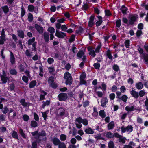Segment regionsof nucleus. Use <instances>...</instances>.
I'll return each instance as SVG.
<instances>
[{"label":"nucleus","instance_id":"obj_5","mask_svg":"<svg viewBox=\"0 0 148 148\" xmlns=\"http://www.w3.org/2000/svg\"><path fill=\"white\" fill-rule=\"evenodd\" d=\"M137 16L136 15H130L129 17V23L130 25H132L136 20L137 18Z\"/></svg>","mask_w":148,"mask_h":148},{"label":"nucleus","instance_id":"obj_7","mask_svg":"<svg viewBox=\"0 0 148 148\" xmlns=\"http://www.w3.org/2000/svg\"><path fill=\"white\" fill-rule=\"evenodd\" d=\"M108 102L107 98L106 97H103L101 100V106L103 107H106V104Z\"/></svg>","mask_w":148,"mask_h":148},{"label":"nucleus","instance_id":"obj_39","mask_svg":"<svg viewBox=\"0 0 148 148\" xmlns=\"http://www.w3.org/2000/svg\"><path fill=\"white\" fill-rule=\"evenodd\" d=\"M35 40V38L33 37L32 38L30 39L28 41V44L29 45H31L33 44Z\"/></svg>","mask_w":148,"mask_h":148},{"label":"nucleus","instance_id":"obj_26","mask_svg":"<svg viewBox=\"0 0 148 148\" xmlns=\"http://www.w3.org/2000/svg\"><path fill=\"white\" fill-rule=\"evenodd\" d=\"M106 53L108 58L110 60H112V57L111 55V52L109 50L107 51Z\"/></svg>","mask_w":148,"mask_h":148},{"label":"nucleus","instance_id":"obj_30","mask_svg":"<svg viewBox=\"0 0 148 148\" xmlns=\"http://www.w3.org/2000/svg\"><path fill=\"white\" fill-rule=\"evenodd\" d=\"M109 148H114V143L112 141H109L108 143Z\"/></svg>","mask_w":148,"mask_h":148},{"label":"nucleus","instance_id":"obj_35","mask_svg":"<svg viewBox=\"0 0 148 148\" xmlns=\"http://www.w3.org/2000/svg\"><path fill=\"white\" fill-rule=\"evenodd\" d=\"M38 126V123L34 121H32L31 122V126L32 127H35Z\"/></svg>","mask_w":148,"mask_h":148},{"label":"nucleus","instance_id":"obj_17","mask_svg":"<svg viewBox=\"0 0 148 148\" xmlns=\"http://www.w3.org/2000/svg\"><path fill=\"white\" fill-rule=\"evenodd\" d=\"M85 132L88 134H92L94 133V131L90 127H88L85 129Z\"/></svg>","mask_w":148,"mask_h":148},{"label":"nucleus","instance_id":"obj_53","mask_svg":"<svg viewBox=\"0 0 148 148\" xmlns=\"http://www.w3.org/2000/svg\"><path fill=\"white\" fill-rule=\"evenodd\" d=\"M8 111V109L7 107H4L2 111L4 114H6Z\"/></svg>","mask_w":148,"mask_h":148},{"label":"nucleus","instance_id":"obj_19","mask_svg":"<svg viewBox=\"0 0 148 148\" xmlns=\"http://www.w3.org/2000/svg\"><path fill=\"white\" fill-rule=\"evenodd\" d=\"M114 126V123L113 121H112L108 125V130L112 129Z\"/></svg>","mask_w":148,"mask_h":148},{"label":"nucleus","instance_id":"obj_60","mask_svg":"<svg viewBox=\"0 0 148 148\" xmlns=\"http://www.w3.org/2000/svg\"><path fill=\"white\" fill-rule=\"evenodd\" d=\"M93 65L96 69H99L100 67V64L98 62L95 63Z\"/></svg>","mask_w":148,"mask_h":148},{"label":"nucleus","instance_id":"obj_2","mask_svg":"<svg viewBox=\"0 0 148 148\" xmlns=\"http://www.w3.org/2000/svg\"><path fill=\"white\" fill-rule=\"evenodd\" d=\"M64 79L66 80V84L70 85L72 82V79L71 74L68 72H66L64 75Z\"/></svg>","mask_w":148,"mask_h":148},{"label":"nucleus","instance_id":"obj_56","mask_svg":"<svg viewBox=\"0 0 148 148\" xmlns=\"http://www.w3.org/2000/svg\"><path fill=\"white\" fill-rule=\"evenodd\" d=\"M137 122L138 123L141 124L143 123V120L142 118L138 116L137 118Z\"/></svg>","mask_w":148,"mask_h":148},{"label":"nucleus","instance_id":"obj_46","mask_svg":"<svg viewBox=\"0 0 148 148\" xmlns=\"http://www.w3.org/2000/svg\"><path fill=\"white\" fill-rule=\"evenodd\" d=\"M138 95L140 97H143L145 94V91L144 90H140L139 92Z\"/></svg>","mask_w":148,"mask_h":148},{"label":"nucleus","instance_id":"obj_42","mask_svg":"<svg viewBox=\"0 0 148 148\" xmlns=\"http://www.w3.org/2000/svg\"><path fill=\"white\" fill-rule=\"evenodd\" d=\"M47 62L49 64H52L54 62V60L51 58H49L47 59Z\"/></svg>","mask_w":148,"mask_h":148},{"label":"nucleus","instance_id":"obj_49","mask_svg":"<svg viewBox=\"0 0 148 148\" xmlns=\"http://www.w3.org/2000/svg\"><path fill=\"white\" fill-rule=\"evenodd\" d=\"M28 77H27L25 76L24 75L22 77L23 80L25 83H27L28 81Z\"/></svg>","mask_w":148,"mask_h":148},{"label":"nucleus","instance_id":"obj_47","mask_svg":"<svg viewBox=\"0 0 148 148\" xmlns=\"http://www.w3.org/2000/svg\"><path fill=\"white\" fill-rule=\"evenodd\" d=\"M10 73L12 75H16L17 74V72L15 69H11L10 71Z\"/></svg>","mask_w":148,"mask_h":148},{"label":"nucleus","instance_id":"obj_27","mask_svg":"<svg viewBox=\"0 0 148 148\" xmlns=\"http://www.w3.org/2000/svg\"><path fill=\"white\" fill-rule=\"evenodd\" d=\"M6 40L5 36H0V44L3 45L4 42Z\"/></svg>","mask_w":148,"mask_h":148},{"label":"nucleus","instance_id":"obj_14","mask_svg":"<svg viewBox=\"0 0 148 148\" xmlns=\"http://www.w3.org/2000/svg\"><path fill=\"white\" fill-rule=\"evenodd\" d=\"M135 145L133 142H130L129 144L128 145H124L123 148H133V147L135 146Z\"/></svg>","mask_w":148,"mask_h":148},{"label":"nucleus","instance_id":"obj_33","mask_svg":"<svg viewBox=\"0 0 148 148\" xmlns=\"http://www.w3.org/2000/svg\"><path fill=\"white\" fill-rule=\"evenodd\" d=\"M47 31L51 34H53L55 32V29L53 27H49Z\"/></svg>","mask_w":148,"mask_h":148},{"label":"nucleus","instance_id":"obj_41","mask_svg":"<svg viewBox=\"0 0 148 148\" xmlns=\"http://www.w3.org/2000/svg\"><path fill=\"white\" fill-rule=\"evenodd\" d=\"M119 140V141L120 142H121L122 143L124 144L125 142L126 138L125 137H123L122 136L120 138Z\"/></svg>","mask_w":148,"mask_h":148},{"label":"nucleus","instance_id":"obj_3","mask_svg":"<svg viewBox=\"0 0 148 148\" xmlns=\"http://www.w3.org/2000/svg\"><path fill=\"white\" fill-rule=\"evenodd\" d=\"M121 130L122 133L127 132L129 133L132 131L133 127L131 125H128L126 127L123 126L121 127Z\"/></svg>","mask_w":148,"mask_h":148},{"label":"nucleus","instance_id":"obj_36","mask_svg":"<svg viewBox=\"0 0 148 148\" xmlns=\"http://www.w3.org/2000/svg\"><path fill=\"white\" fill-rule=\"evenodd\" d=\"M99 116L102 118H104L106 116V114L104 110H102L99 112Z\"/></svg>","mask_w":148,"mask_h":148},{"label":"nucleus","instance_id":"obj_8","mask_svg":"<svg viewBox=\"0 0 148 148\" xmlns=\"http://www.w3.org/2000/svg\"><path fill=\"white\" fill-rule=\"evenodd\" d=\"M35 27L38 32L40 34H42L43 32L44 29L42 27L40 26L37 24L35 25Z\"/></svg>","mask_w":148,"mask_h":148},{"label":"nucleus","instance_id":"obj_20","mask_svg":"<svg viewBox=\"0 0 148 148\" xmlns=\"http://www.w3.org/2000/svg\"><path fill=\"white\" fill-rule=\"evenodd\" d=\"M31 134L35 138L38 139L40 137L39 133H38L37 131L32 132Z\"/></svg>","mask_w":148,"mask_h":148},{"label":"nucleus","instance_id":"obj_29","mask_svg":"<svg viewBox=\"0 0 148 148\" xmlns=\"http://www.w3.org/2000/svg\"><path fill=\"white\" fill-rule=\"evenodd\" d=\"M36 81H32L29 84V87L30 88H33L36 85Z\"/></svg>","mask_w":148,"mask_h":148},{"label":"nucleus","instance_id":"obj_6","mask_svg":"<svg viewBox=\"0 0 148 148\" xmlns=\"http://www.w3.org/2000/svg\"><path fill=\"white\" fill-rule=\"evenodd\" d=\"M59 100L60 101L65 100L67 98L68 96L67 94L61 93L58 95Z\"/></svg>","mask_w":148,"mask_h":148},{"label":"nucleus","instance_id":"obj_28","mask_svg":"<svg viewBox=\"0 0 148 148\" xmlns=\"http://www.w3.org/2000/svg\"><path fill=\"white\" fill-rule=\"evenodd\" d=\"M120 10L121 11L123 14H126V12L127 10V8L124 5H123L120 9Z\"/></svg>","mask_w":148,"mask_h":148},{"label":"nucleus","instance_id":"obj_48","mask_svg":"<svg viewBox=\"0 0 148 148\" xmlns=\"http://www.w3.org/2000/svg\"><path fill=\"white\" fill-rule=\"evenodd\" d=\"M121 21L120 19L117 20L116 21V26L119 28L120 27L121 25Z\"/></svg>","mask_w":148,"mask_h":148},{"label":"nucleus","instance_id":"obj_4","mask_svg":"<svg viewBox=\"0 0 148 148\" xmlns=\"http://www.w3.org/2000/svg\"><path fill=\"white\" fill-rule=\"evenodd\" d=\"M55 36L58 37L63 38L64 36H66V34L65 33L59 31V30L56 29Z\"/></svg>","mask_w":148,"mask_h":148},{"label":"nucleus","instance_id":"obj_44","mask_svg":"<svg viewBox=\"0 0 148 148\" xmlns=\"http://www.w3.org/2000/svg\"><path fill=\"white\" fill-rule=\"evenodd\" d=\"M9 87L10 90H14L15 88V85L14 84L12 83L10 84Z\"/></svg>","mask_w":148,"mask_h":148},{"label":"nucleus","instance_id":"obj_64","mask_svg":"<svg viewBox=\"0 0 148 148\" xmlns=\"http://www.w3.org/2000/svg\"><path fill=\"white\" fill-rule=\"evenodd\" d=\"M117 89V86L115 85H113L112 86L111 89L112 92H115L116 91Z\"/></svg>","mask_w":148,"mask_h":148},{"label":"nucleus","instance_id":"obj_9","mask_svg":"<svg viewBox=\"0 0 148 148\" xmlns=\"http://www.w3.org/2000/svg\"><path fill=\"white\" fill-rule=\"evenodd\" d=\"M51 141L53 144L56 146L59 145L62 142L60 141L59 139L56 137L53 138L52 139Z\"/></svg>","mask_w":148,"mask_h":148},{"label":"nucleus","instance_id":"obj_34","mask_svg":"<svg viewBox=\"0 0 148 148\" xmlns=\"http://www.w3.org/2000/svg\"><path fill=\"white\" fill-rule=\"evenodd\" d=\"M66 135L62 134L60 136V139L62 141H64L66 139Z\"/></svg>","mask_w":148,"mask_h":148},{"label":"nucleus","instance_id":"obj_38","mask_svg":"<svg viewBox=\"0 0 148 148\" xmlns=\"http://www.w3.org/2000/svg\"><path fill=\"white\" fill-rule=\"evenodd\" d=\"M4 13H7L9 11V8L7 6H5L1 7Z\"/></svg>","mask_w":148,"mask_h":148},{"label":"nucleus","instance_id":"obj_55","mask_svg":"<svg viewBox=\"0 0 148 148\" xmlns=\"http://www.w3.org/2000/svg\"><path fill=\"white\" fill-rule=\"evenodd\" d=\"M33 16L32 14L29 13L28 16V20L30 22H32L33 20Z\"/></svg>","mask_w":148,"mask_h":148},{"label":"nucleus","instance_id":"obj_22","mask_svg":"<svg viewBox=\"0 0 148 148\" xmlns=\"http://www.w3.org/2000/svg\"><path fill=\"white\" fill-rule=\"evenodd\" d=\"M47 94V93L44 91H41L40 96V100H43L45 99V96Z\"/></svg>","mask_w":148,"mask_h":148},{"label":"nucleus","instance_id":"obj_15","mask_svg":"<svg viewBox=\"0 0 148 148\" xmlns=\"http://www.w3.org/2000/svg\"><path fill=\"white\" fill-rule=\"evenodd\" d=\"M18 35V36L21 38H24V33L22 30H18L17 31Z\"/></svg>","mask_w":148,"mask_h":148},{"label":"nucleus","instance_id":"obj_23","mask_svg":"<svg viewBox=\"0 0 148 148\" xmlns=\"http://www.w3.org/2000/svg\"><path fill=\"white\" fill-rule=\"evenodd\" d=\"M134 107L131 106H127L125 107V110L127 111H131L134 110Z\"/></svg>","mask_w":148,"mask_h":148},{"label":"nucleus","instance_id":"obj_25","mask_svg":"<svg viewBox=\"0 0 148 148\" xmlns=\"http://www.w3.org/2000/svg\"><path fill=\"white\" fill-rule=\"evenodd\" d=\"M1 80L3 83H5L8 79V78L6 76H1Z\"/></svg>","mask_w":148,"mask_h":148},{"label":"nucleus","instance_id":"obj_10","mask_svg":"<svg viewBox=\"0 0 148 148\" xmlns=\"http://www.w3.org/2000/svg\"><path fill=\"white\" fill-rule=\"evenodd\" d=\"M94 16L92 15L90 18L88 22V26L90 27H92L94 24Z\"/></svg>","mask_w":148,"mask_h":148},{"label":"nucleus","instance_id":"obj_1","mask_svg":"<svg viewBox=\"0 0 148 148\" xmlns=\"http://www.w3.org/2000/svg\"><path fill=\"white\" fill-rule=\"evenodd\" d=\"M82 123L84 125L86 126L88 124V121L85 119H83L80 117L75 119V124L77 128L80 129L82 127Z\"/></svg>","mask_w":148,"mask_h":148},{"label":"nucleus","instance_id":"obj_18","mask_svg":"<svg viewBox=\"0 0 148 148\" xmlns=\"http://www.w3.org/2000/svg\"><path fill=\"white\" fill-rule=\"evenodd\" d=\"M135 86L136 88L138 90H141L143 88V84L140 82L136 83Z\"/></svg>","mask_w":148,"mask_h":148},{"label":"nucleus","instance_id":"obj_32","mask_svg":"<svg viewBox=\"0 0 148 148\" xmlns=\"http://www.w3.org/2000/svg\"><path fill=\"white\" fill-rule=\"evenodd\" d=\"M55 78L53 76H51L49 77L48 81L49 84H50L54 82Z\"/></svg>","mask_w":148,"mask_h":148},{"label":"nucleus","instance_id":"obj_31","mask_svg":"<svg viewBox=\"0 0 148 148\" xmlns=\"http://www.w3.org/2000/svg\"><path fill=\"white\" fill-rule=\"evenodd\" d=\"M84 52L83 51H80L77 53V55L78 57L81 58L82 56H84Z\"/></svg>","mask_w":148,"mask_h":148},{"label":"nucleus","instance_id":"obj_59","mask_svg":"<svg viewBox=\"0 0 148 148\" xmlns=\"http://www.w3.org/2000/svg\"><path fill=\"white\" fill-rule=\"evenodd\" d=\"M75 38V36L74 35H71L70 38L69 40V42H72L74 40Z\"/></svg>","mask_w":148,"mask_h":148},{"label":"nucleus","instance_id":"obj_51","mask_svg":"<svg viewBox=\"0 0 148 148\" xmlns=\"http://www.w3.org/2000/svg\"><path fill=\"white\" fill-rule=\"evenodd\" d=\"M89 8V6L88 4L86 3H84V5L82 6V8L83 10H86Z\"/></svg>","mask_w":148,"mask_h":148},{"label":"nucleus","instance_id":"obj_50","mask_svg":"<svg viewBox=\"0 0 148 148\" xmlns=\"http://www.w3.org/2000/svg\"><path fill=\"white\" fill-rule=\"evenodd\" d=\"M95 138L97 140L101 139H102L101 135L100 134H97L94 135Z\"/></svg>","mask_w":148,"mask_h":148},{"label":"nucleus","instance_id":"obj_37","mask_svg":"<svg viewBox=\"0 0 148 148\" xmlns=\"http://www.w3.org/2000/svg\"><path fill=\"white\" fill-rule=\"evenodd\" d=\"M106 136L108 138H110L114 137V135L111 132H109L106 133Z\"/></svg>","mask_w":148,"mask_h":148},{"label":"nucleus","instance_id":"obj_21","mask_svg":"<svg viewBox=\"0 0 148 148\" xmlns=\"http://www.w3.org/2000/svg\"><path fill=\"white\" fill-rule=\"evenodd\" d=\"M12 136L14 138L18 139V136L16 132L13 131L11 132Z\"/></svg>","mask_w":148,"mask_h":148},{"label":"nucleus","instance_id":"obj_40","mask_svg":"<svg viewBox=\"0 0 148 148\" xmlns=\"http://www.w3.org/2000/svg\"><path fill=\"white\" fill-rule=\"evenodd\" d=\"M19 133L21 135V136L23 138H26V136L25 134L24 133L22 129L21 128H20L19 129Z\"/></svg>","mask_w":148,"mask_h":148},{"label":"nucleus","instance_id":"obj_58","mask_svg":"<svg viewBox=\"0 0 148 148\" xmlns=\"http://www.w3.org/2000/svg\"><path fill=\"white\" fill-rule=\"evenodd\" d=\"M102 89L103 90L106 91V85L103 82L101 84Z\"/></svg>","mask_w":148,"mask_h":148},{"label":"nucleus","instance_id":"obj_54","mask_svg":"<svg viewBox=\"0 0 148 148\" xmlns=\"http://www.w3.org/2000/svg\"><path fill=\"white\" fill-rule=\"evenodd\" d=\"M130 41L129 40H127L125 42V45L127 48H129L130 46Z\"/></svg>","mask_w":148,"mask_h":148},{"label":"nucleus","instance_id":"obj_45","mask_svg":"<svg viewBox=\"0 0 148 148\" xmlns=\"http://www.w3.org/2000/svg\"><path fill=\"white\" fill-rule=\"evenodd\" d=\"M58 148H67L66 145L63 142H62L58 145Z\"/></svg>","mask_w":148,"mask_h":148},{"label":"nucleus","instance_id":"obj_16","mask_svg":"<svg viewBox=\"0 0 148 148\" xmlns=\"http://www.w3.org/2000/svg\"><path fill=\"white\" fill-rule=\"evenodd\" d=\"M10 61L12 64H13L15 62V58L13 53L10 51Z\"/></svg>","mask_w":148,"mask_h":148},{"label":"nucleus","instance_id":"obj_61","mask_svg":"<svg viewBox=\"0 0 148 148\" xmlns=\"http://www.w3.org/2000/svg\"><path fill=\"white\" fill-rule=\"evenodd\" d=\"M60 116H63L64 114V112H65V110L62 109V108H60Z\"/></svg>","mask_w":148,"mask_h":148},{"label":"nucleus","instance_id":"obj_57","mask_svg":"<svg viewBox=\"0 0 148 148\" xmlns=\"http://www.w3.org/2000/svg\"><path fill=\"white\" fill-rule=\"evenodd\" d=\"M50 86L53 88H56L57 87V84L54 82L49 84Z\"/></svg>","mask_w":148,"mask_h":148},{"label":"nucleus","instance_id":"obj_62","mask_svg":"<svg viewBox=\"0 0 148 148\" xmlns=\"http://www.w3.org/2000/svg\"><path fill=\"white\" fill-rule=\"evenodd\" d=\"M32 53V52H30L29 50H27L25 52V54L27 56L31 57L32 56V54H31Z\"/></svg>","mask_w":148,"mask_h":148},{"label":"nucleus","instance_id":"obj_13","mask_svg":"<svg viewBox=\"0 0 148 148\" xmlns=\"http://www.w3.org/2000/svg\"><path fill=\"white\" fill-rule=\"evenodd\" d=\"M130 94L133 97L135 98H137L139 97L138 93L134 90H133L130 91Z\"/></svg>","mask_w":148,"mask_h":148},{"label":"nucleus","instance_id":"obj_11","mask_svg":"<svg viewBox=\"0 0 148 148\" xmlns=\"http://www.w3.org/2000/svg\"><path fill=\"white\" fill-rule=\"evenodd\" d=\"M97 17L98 18L99 20L96 22V25L97 26H99L102 23V18L100 16H97Z\"/></svg>","mask_w":148,"mask_h":148},{"label":"nucleus","instance_id":"obj_12","mask_svg":"<svg viewBox=\"0 0 148 148\" xmlns=\"http://www.w3.org/2000/svg\"><path fill=\"white\" fill-rule=\"evenodd\" d=\"M45 42L49 41V34L48 33L45 32L43 34Z\"/></svg>","mask_w":148,"mask_h":148},{"label":"nucleus","instance_id":"obj_43","mask_svg":"<svg viewBox=\"0 0 148 148\" xmlns=\"http://www.w3.org/2000/svg\"><path fill=\"white\" fill-rule=\"evenodd\" d=\"M127 99L128 97L125 95H123L121 98V99L125 102H126Z\"/></svg>","mask_w":148,"mask_h":148},{"label":"nucleus","instance_id":"obj_52","mask_svg":"<svg viewBox=\"0 0 148 148\" xmlns=\"http://www.w3.org/2000/svg\"><path fill=\"white\" fill-rule=\"evenodd\" d=\"M115 97V95L114 93H111L109 95V97L111 100H113L114 99Z\"/></svg>","mask_w":148,"mask_h":148},{"label":"nucleus","instance_id":"obj_63","mask_svg":"<svg viewBox=\"0 0 148 148\" xmlns=\"http://www.w3.org/2000/svg\"><path fill=\"white\" fill-rule=\"evenodd\" d=\"M34 119L36 121H38L39 119V117L37 114L36 113H34Z\"/></svg>","mask_w":148,"mask_h":148},{"label":"nucleus","instance_id":"obj_24","mask_svg":"<svg viewBox=\"0 0 148 148\" xmlns=\"http://www.w3.org/2000/svg\"><path fill=\"white\" fill-rule=\"evenodd\" d=\"M20 103L24 107H26L27 105V103L25 102V100L23 99H21L19 101Z\"/></svg>","mask_w":148,"mask_h":148}]
</instances>
